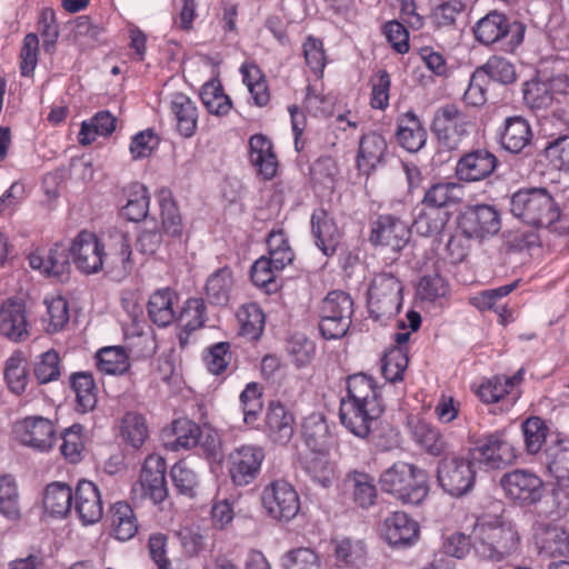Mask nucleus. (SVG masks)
I'll list each match as a JSON object with an SVG mask.
<instances>
[{"mask_svg": "<svg viewBox=\"0 0 569 569\" xmlns=\"http://www.w3.org/2000/svg\"><path fill=\"white\" fill-rule=\"evenodd\" d=\"M280 270L274 269L267 257H260L251 267V280L254 286L261 288L266 293L276 292L279 288L277 273Z\"/></svg>", "mask_w": 569, "mask_h": 569, "instance_id": "63", "label": "nucleus"}, {"mask_svg": "<svg viewBox=\"0 0 569 569\" xmlns=\"http://www.w3.org/2000/svg\"><path fill=\"white\" fill-rule=\"evenodd\" d=\"M342 486L351 495L352 502L357 507L368 510L376 505L378 489L371 475L356 469L350 470L346 473Z\"/></svg>", "mask_w": 569, "mask_h": 569, "instance_id": "28", "label": "nucleus"}, {"mask_svg": "<svg viewBox=\"0 0 569 569\" xmlns=\"http://www.w3.org/2000/svg\"><path fill=\"white\" fill-rule=\"evenodd\" d=\"M161 229L154 219L143 221L137 239V249L144 254H153L160 248L163 234L172 238L182 236V221L177 204L169 191L159 193Z\"/></svg>", "mask_w": 569, "mask_h": 569, "instance_id": "3", "label": "nucleus"}, {"mask_svg": "<svg viewBox=\"0 0 569 569\" xmlns=\"http://www.w3.org/2000/svg\"><path fill=\"white\" fill-rule=\"evenodd\" d=\"M523 100L531 110L542 111L549 109L556 99L546 79L539 77L525 83Z\"/></svg>", "mask_w": 569, "mask_h": 569, "instance_id": "50", "label": "nucleus"}, {"mask_svg": "<svg viewBox=\"0 0 569 569\" xmlns=\"http://www.w3.org/2000/svg\"><path fill=\"white\" fill-rule=\"evenodd\" d=\"M249 159L264 180L272 179L278 170V159L270 139L263 134H253L249 139Z\"/></svg>", "mask_w": 569, "mask_h": 569, "instance_id": "33", "label": "nucleus"}, {"mask_svg": "<svg viewBox=\"0 0 569 569\" xmlns=\"http://www.w3.org/2000/svg\"><path fill=\"white\" fill-rule=\"evenodd\" d=\"M69 253L77 269L82 273H97L104 266L103 244L91 231H80L72 240Z\"/></svg>", "mask_w": 569, "mask_h": 569, "instance_id": "16", "label": "nucleus"}, {"mask_svg": "<svg viewBox=\"0 0 569 569\" xmlns=\"http://www.w3.org/2000/svg\"><path fill=\"white\" fill-rule=\"evenodd\" d=\"M470 121L467 114L456 104L440 107L433 117L431 130L441 149L451 151L459 148L468 137Z\"/></svg>", "mask_w": 569, "mask_h": 569, "instance_id": "9", "label": "nucleus"}, {"mask_svg": "<svg viewBox=\"0 0 569 569\" xmlns=\"http://www.w3.org/2000/svg\"><path fill=\"white\" fill-rule=\"evenodd\" d=\"M0 333L12 341H22L29 336L23 303L9 299L0 308Z\"/></svg>", "mask_w": 569, "mask_h": 569, "instance_id": "32", "label": "nucleus"}, {"mask_svg": "<svg viewBox=\"0 0 569 569\" xmlns=\"http://www.w3.org/2000/svg\"><path fill=\"white\" fill-rule=\"evenodd\" d=\"M497 157L487 149H477L463 154L456 164V177L460 181H481L496 170Z\"/></svg>", "mask_w": 569, "mask_h": 569, "instance_id": "23", "label": "nucleus"}, {"mask_svg": "<svg viewBox=\"0 0 569 569\" xmlns=\"http://www.w3.org/2000/svg\"><path fill=\"white\" fill-rule=\"evenodd\" d=\"M117 118L109 111L97 112L92 119L83 121L79 132V142L83 146L90 144L97 136H110L116 129Z\"/></svg>", "mask_w": 569, "mask_h": 569, "instance_id": "47", "label": "nucleus"}, {"mask_svg": "<svg viewBox=\"0 0 569 569\" xmlns=\"http://www.w3.org/2000/svg\"><path fill=\"white\" fill-rule=\"evenodd\" d=\"M0 515L10 521L21 517L18 486L10 475L0 477Z\"/></svg>", "mask_w": 569, "mask_h": 569, "instance_id": "54", "label": "nucleus"}, {"mask_svg": "<svg viewBox=\"0 0 569 569\" xmlns=\"http://www.w3.org/2000/svg\"><path fill=\"white\" fill-rule=\"evenodd\" d=\"M379 482L383 492L402 503L419 505L429 492L426 471L403 461L395 462L382 471Z\"/></svg>", "mask_w": 569, "mask_h": 569, "instance_id": "2", "label": "nucleus"}, {"mask_svg": "<svg viewBox=\"0 0 569 569\" xmlns=\"http://www.w3.org/2000/svg\"><path fill=\"white\" fill-rule=\"evenodd\" d=\"M382 536L391 546H411L419 536V526L406 512L396 511L382 525Z\"/></svg>", "mask_w": 569, "mask_h": 569, "instance_id": "27", "label": "nucleus"}, {"mask_svg": "<svg viewBox=\"0 0 569 569\" xmlns=\"http://www.w3.org/2000/svg\"><path fill=\"white\" fill-rule=\"evenodd\" d=\"M261 388L257 382H249L240 393L239 400L243 413V421L247 425H254L262 410Z\"/></svg>", "mask_w": 569, "mask_h": 569, "instance_id": "62", "label": "nucleus"}, {"mask_svg": "<svg viewBox=\"0 0 569 569\" xmlns=\"http://www.w3.org/2000/svg\"><path fill=\"white\" fill-rule=\"evenodd\" d=\"M166 469V461L162 457L148 456L134 491H140L141 498L150 500L153 505L162 503L168 497Z\"/></svg>", "mask_w": 569, "mask_h": 569, "instance_id": "15", "label": "nucleus"}, {"mask_svg": "<svg viewBox=\"0 0 569 569\" xmlns=\"http://www.w3.org/2000/svg\"><path fill=\"white\" fill-rule=\"evenodd\" d=\"M73 490L64 482L49 483L43 492V508L53 517L64 518L72 510Z\"/></svg>", "mask_w": 569, "mask_h": 569, "instance_id": "40", "label": "nucleus"}, {"mask_svg": "<svg viewBox=\"0 0 569 569\" xmlns=\"http://www.w3.org/2000/svg\"><path fill=\"white\" fill-rule=\"evenodd\" d=\"M332 543L335 557L340 566L361 567L365 565L367 548L363 541L343 538Z\"/></svg>", "mask_w": 569, "mask_h": 569, "instance_id": "51", "label": "nucleus"}, {"mask_svg": "<svg viewBox=\"0 0 569 569\" xmlns=\"http://www.w3.org/2000/svg\"><path fill=\"white\" fill-rule=\"evenodd\" d=\"M305 471L315 483L322 488H329L333 482L335 467L325 455L317 453L308 458L305 462Z\"/></svg>", "mask_w": 569, "mask_h": 569, "instance_id": "60", "label": "nucleus"}, {"mask_svg": "<svg viewBox=\"0 0 569 569\" xmlns=\"http://www.w3.org/2000/svg\"><path fill=\"white\" fill-rule=\"evenodd\" d=\"M500 147L513 154L523 152L531 146L533 132L529 121L521 116L508 117L497 130Z\"/></svg>", "mask_w": 569, "mask_h": 569, "instance_id": "24", "label": "nucleus"}, {"mask_svg": "<svg viewBox=\"0 0 569 569\" xmlns=\"http://www.w3.org/2000/svg\"><path fill=\"white\" fill-rule=\"evenodd\" d=\"M71 388L76 393L77 409L89 412L97 406V387L90 372H76L70 377Z\"/></svg>", "mask_w": 569, "mask_h": 569, "instance_id": "43", "label": "nucleus"}, {"mask_svg": "<svg viewBox=\"0 0 569 569\" xmlns=\"http://www.w3.org/2000/svg\"><path fill=\"white\" fill-rule=\"evenodd\" d=\"M233 288V273L223 267L212 272L206 282V295L210 303L226 306Z\"/></svg>", "mask_w": 569, "mask_h": 569, "instance_id": "42", "label": "nucleus"}, {"mask_svg": "<svg viewBox=\"0 0 569 569\" xmlns=\"http://www.w3.org/2000/svg\"><path fill=\"white\" fill-rule=\"evenodd\" d=\"M171 433L173 440L167 447L173 451L189 450L198 446L201 439V428L189 419H178L172 422Z\"/></svg>", "mask_w": 569, "mask_h": 569, "instance_id": "45", "label": "nucleus"}, {"mask_svg": "<svg viewBox=\"0 0 569 569\" xmlns=\"http://www.w3.org/2000/svg\"><path fill=\"white\" fill-rule=\"evenodd\" d=\"M200 98L208 112L214 116H226L232 107L219 80L206 82L201 88Z\"/></svg>", "mask_w": 569, "mask_h": 569, "instance_id": "53", "label": "nucleus"}, {"mask_svg": "<svg viewBox=\"0 0 569 569\" xmlns=\"http://www.w3.org/2000/svg\"><path fill=\"white\" fill-rule=\"evenodd\" d=\"M261 501L268 515L278 520H291L300 510L298 492L286 480H274L267 485Z\"/></svg>", "mask_w": 569, "mask_h": 569, "instance_id": "14", "label": "nucleus"}, {"mask_svg": "<svg viewBox=\"0 0 569 569\" xmlns=\"http://www.w3.org/2000/svg\"><path fill=\"white\" fill-rule=\"evenodd\" d=\"M499 485L505 497L520 507L536 506L546 495V485L541 477L525 468L503 473Z\"/></svg>", "mask_w": 569, "mask_h": 569, "instance_id": "7", "label": "nucleus"}, {"mask_svg": "<svg viewBox=\"0 0 569 569\" xmlns=\"http://www.w3.org/2000/svg\"><path fill=\"white\" fill-rule=\"evenodd\" d=\"M387 151V141L380 133L363 134L359 142L357 163L360 170L369 172L379 164Z\"/></svg>", "mask_w": 569, "mask_h": 569, "instance_id": "41", "label": "nucleus"}, {"mask_svg": "<svg viewBox=\"0 0 569 569\" xmlns=\"http://www.w3.org/2000/svg\"><path fill=\"white\" fill-rule=\"evenodd\" d=\"M178 297L170 288H162L154 291L148 301V315L150 320L158 327H167L176 319L173 309Z\"/></svg>", "mask_w": 569, "mask_h": 569, "instance_id": "39", "label": "nucleus"}, {"mask_svg": "<svg viewBox=\"0 0 569 569\" xmlns=\"http://www.w3.org/2000/svg\"><path fill=\"white\" fill-rule=\"evenodd\" d=\"M470 458L488 470L502 469L517 459L516 448L505 433L495 431L481 437L469 450Z\"/></svg>", "mask_w": 569, "mask_h": 569, "instance_id": "10", "label": "nucleus"}, {"mask_svg": "<svg viewBox=\"0 0 569 569\" xmlns=\"http://www.w3.org/2000/svg\"><path fill=\"white\" fill-rule=\"evenodd\" d=\"M510 211L518 219L536 227H550L560 217V209L545 188L520 189L510 198Z\"/></svg>", "mask_w": 569, "mask_h": 569, "instance_id": "4", "label": "nucleus"}, {"mask_svg": "<svg viewBox=\"0 0 569 569\" xmlns=\"http://www.w3.org/2000/svg\"><path fill=\"white\" fill-rule=\"evenodd\" d=\"M237 319L240 325V335L250 340L260 338L266 322V317L261 308L254 303L249 302L239 308L237 311Z\"/></svg>", "mask_w": 569, "mask_h": 569, "instance_id": "46", "label": "nucleus"}, {"mask_svg": "<svg viewBox=\"0 0 569 569\" xmlns=\"http://www.w3.org/2000/svg\"><path fill=\"white\" fill-rule=\"evenodd\" d=\"M264 432L277 445H287L295 433V417L286 407L272 401L266 415Z\"/></svg>", "mask_w": 569, "mask_h": 569, "instance_id": "29", "label": "nucleus"}, {"mask_svg": "<svg viewBox=\"0 0 569 569\" xmlns=\"http://www.w3.org/2000/svg\"><path fill=\"white\" fill-rule=\"evenodd\" d=\"M60 437L62 440L60 452L63 458L70 463H78L81 461L86 446L83 427L79 423H74L69 428H66L61 432Z\"/></svg>", "mask_w": 569, "mask_h": 569, "instance_id": "58", "label": "nucleus"}, {"mask_svg": "<svg viewBox=\"0 0 569 569\" xmlns=\"http://www.w3.org/2000/svg\"><path fill=\"white\" fill-rule=\"evenodd\" d=\"M150 204V194L143 184L134 183L130 187L127 203L121 213L129 221L138 222L146 219Z\"/></svg>", "mask_w": 569, "mask_h": 569, "instance_id": "57", "label": "nucleus"}, {"mask_svg": "<svg viewBox=\"0 0 569 569\" xmlns=\"http://www.w3.org/2000/svg\"><path fill=\"white\" fill-rule=\"evenodd\" d=\"M120 433L131 447L140 448L149 435L146 418L136 411L127 412L121 419Z\"/></svg>", "mask_w": 569, "mask_h": 569, "instance_id": "55", "label": "nucleus"}, {"mask_svg": "<svg viewBox=\"0 0 569 569\" xmlns=\"http://www.w3.org/2000/svg\"><path fill=\"white\" fill-rule=\"evenodd\" d=\"M472 537L475 553L491 561H501L516 551L519 543L515 527L500 516L483 515L478 518Z\"/></svg>", "mask_w": 569, "mask_h": 569, "instance_id": "1", "label": "nucleus"}, {"mask_svg": "<svg viewBox=\"0 0 569 569\" xmlns=\"http://www.w3.org/2000/svg\"><path fill=\"white\" fill-rule=\"evenodd\" d=\"M521 432L528 455L539 453L550 433L548 423L540 417L531 416L522 421Z\"/></svg>", "mask_w": 569, "mask_h": 569, "instance_id": "44", "label": "nucleus"}, {"mask_svg": "<svg viewBox=\"0 0 569 569\" xmlns=\"http://www.w3.org/2000/svg\"><path fill=\"white\" fill-rule=\"evenodd\" d=\"M526 27L518 21L510 19L497 11H491L473 27L476 39L485 44H500L506 52H513L523 41Z\"/></svg>", "mask_w": 569, "mask_h": 569, "instance_id": "5", "label": "nucleus"}, {"mask_svg": "<svg viewBox=\"0 0 569 569\" xmlns=\"http://www.w3.org/2000/svg\"><path fill=\"white\" fill-rule=\"evenodd\" d=\"M311 234L321 252L331 257L337 252L341 232L330 213L323 208H317L311 214Z\"/></svg>", "mask_w": 569, "mask_h": 569, "instance_id": "26", "label": "nucleus"}, {"mask_svg": "<svg viewBox=\"0 0 569 569\" xmlns=\"http://www.w3.org/2000/svg\"><path fill=\"white\" fill-rule=\"evenodd\" d=\"M395 136L399 146L409 152H418L427 141V131L413 111L398 117Z\"/></svg>", "mask_w": 569, "mask_h": 569, "instance_id": "34", "label": "nucleus"}, {"mask_svg": "<svg viewBox=\"0 0 569 569\" xmlns=\"http://www.w3.org/2000/svg\"><path fill=\"white\" fill-rule=\"evenodd\" d=\"M541 560H549L547 569L569 567V535L558 527H548L536 535Z\"/></svg>", "mask_w": 569, "mask_h": 569, "instance_id": "21", "label": "nucleus"}, {"mask_svg": "<svg viewBox=\"0 0 569 569\" xmlns=\"http://www.w3.org/2000/svg\"><path fill=\"white\" fill-rule=\"evenodd\" d=\"M97 367L107 375H122L129 367V357L122 347L111 346L97 352Z\"/></svg>", "mask_w": 569, "mask_h": 569, "instance_id": "56", "label": "nucleus"}, {"mask_svg": "<svg viewBox=\"0 0 569 569\" xmlns=\"http://www.w3.org/2000/svg\"><path fill=\"white\" fill-rule=\"evenodd\" d=\"M28 363L21 351L13 352L6 361L4 379L9 389L16 393H22L28 385Z\"/></svg>", "mask_w": 569, "mask_h": 569, "instance_id": "52", "label": "nucleus"}, {"mask_svg": "<svg viewBox=\"0 0 569 569\" xmlns=\"http://www.w3.org/2000/svg\"><path fill=\"white\" fill-rule=\"evenodd\" d=\"M319 315V330L323 338L328 340L342 338L351 325L353 300L345 291H331L322 300Z\"/></svg>", "mask_w": 569, "mask_h": 569, "instance_id": "6", "label": "nucleus"}, {"mask_svg": "<svg viewBox=\"0 0 569 569\" xmlns=\"http://www.w3.org/2000/svg\"><path fill=\"white\" fill-rule=\"evenodd\" d=\"M266 458L264 449L258 445H241L228 455V473L237 487L251 485L260 475Z\"/></svg>", "mask_w": 569, "mask_h": 569, "instance_id": "12", "label": "nucleus"}, {"mask_svg": "<svg viewBox=\"0 0 569 569\" xmlns=\"http://www.w3.org/2000/svg\"><path fill=\"white\" fill-rule=\"evenodd\" d=\"M107 521L111 536L122 542L131 540L139 529L136 512L127 501L112 503L107 511Z\"/></svg>", "mask_w": 569, "mask_h": 569, "instance_id": "30", "label": "nucleus"}, {"mask_svg": "<svg viewBox=\"0 0 569 569\" xmlns=\"http://www.w3.org/2000/svg\"><path fill=\"white\" fill-rule=\"evenodd\" d=\"M385 408H372L341 400L339 417L342 426L358 438H368L376 428Z\"/></svg>", "mask_w": 569, "mask_h": 569, "instance_id": "19", "label": "nucleus"}, {"mask_svg": "<svg viewBox=\"0 0 569 569\" xmlns=\"http://www.w3.org/2000/svg\"><path fill=\"white\" fill-rule=\"evenodd\" d=\"M402 306V286L391 273L373 277L368 289V308L376 319L391 318L399 313Z\"/></svg>", "mask_w": 569, "mask_h": 569, "instance_id": "8", "label": "nucleus"}, {"mask_svg": "<svg viewBox=\"0 0 569 569\" xmlns=\"http://www.w3.org/2000/svg\"><path fill=\"white\" fill-rule=\"evenodd\" d=\"M459 227L468 239H483L500 229L498 211L488 204L467 207L459 218Z\"/></svg>", "mask_w": 569, "mask_h": 569, "instance_id": "17", "label": "nucleus"}, {"mask_svg": "<svg viewBox=\"0 0 569 569\" xmlns=\"http://www.w3.org/2000/svg\"><path fill=\"white\" fill-rule=\"evenodd\" d=\"M347 397L341 400L365 407L383 408L375 379L366 373H355L347 379Z\"/></svg>", "mask_w": 569, "mask_h": 569, "instance_id": "36", "label": "nucleus"}, {"mask_svg": "<svg viewBox=\"0 0 569 569\" xmlns=\"http://www.w3.org/2000/svg\"><path fill=\"white\" fill-rule=\"evenodd\" d=\"M69 249L56 243L46 254L32 252L29 257V266L41 273L62 280L69 271Z\"/></svg>", "mask_w": 569, "mask_h": 569, "instance_id": "31", "label": "nucleus"}, {"mask_svg": "<svg viewBox=\"0 0 569 569\" xmlns=\"http://www.w3.org/2000/svg\"><path fill=\"white\" fill-rule=\"evenodd\" d=\"M523 370H518L513 376H496L482 382L478 389L477 395L485 403L502 402V406L508 410L511 408L520 397L519 386L522 381Z\"/></svg>", "mask_w": 569, "mask_h": 569, "instance_id": "20", "label": "nucleus"}, {"mask_svg": "<svg viewBox=\"0 0 569 569\" xmlns=\"http://www.w3.org/2000/svg\"><path fill=\"white\" fill-rule=\"evenodd\" d=\"M16 440L40 453L50 452L57 442L54 422L42 416H27L18 420L13 426Z\"/></svg>", "mask_w": 569, "mask_h": 569, "instance_id": "11", "label": "nucleus"}, {"mask_svg": "<svg viewBox=\"0 0 569 569\" xmlns=\"http://www.w3.org/2000/svg\"><path fill=\"white\" fill-rule=\"evenodd\" d=\"M410 238L408 224L393 214H380L372 221L369 240L373 246L388 247L395 252L402 250Z\"/></svg>", "mask_w": 569, "mask_h": 569, "instance_id": "18", "label": "nucleus"}, {"mask_svg": "<svg viewBox=\"0 0 569 569\" xmlns=\"http://www.w3.org/2000/svg\"><path fill=\"white\" fill-rule=\"evenodd\" d=\"M449 220L446 210L432 209L421 206L412 223V229L420 236L432 237L439 234Z\"/></svg>", "mask_w": 569, "mask_h": 569, "instance_id": "48", "label": "nucleus"}, {"mask_svg": "<svg viewBox=\"0 0 569 569\" xmlns=\"http://www.w3.org/2000/svg\"><path fill=\"white\" fill-rule=\"evenodd\" d=\"M108 251L103 250L104 266L112 270L128 272L131 267V246L127 233L114 231L110 234Z\"/></svg>", "mask_w": 569, "mask_h": 569, "instance_id": "38", "label": "nucleus"}, {"mask_svg": "<svg viewBox=\"0 0 569 569\" xmlns=\"http://www.w3.org/2000/svg\"><path fill=\"white\" fill-rule=\"evenodd\" d=\"M170 477L178 493L192 498L199 487L198 473L184 460L176 462Z\"/></svg>", "mask_w": 569, "mask_h": 569, "instance_id": "59", "label": "nucleus"}, {"mask_svg": "<svg viewBox=\"0 0 569 569\" xmlns=\"http://www.w3.org/2000/svg\"><path fill=\"white\" fill-rule=\"evenodd\" d=\"M475 461L457 456L443 458L438 466L437 479L441 488L453 497L467 493L475 482Z\"/></svg>", "mask_w": 569, "mask_h": 569, "instance_id": "13", "label": "nucleus"}, {"mask_svg": "<svg viewBox=\"0 0 569 569\" xmlns=\"http://www.w3.org/2000/svg\"><path fill=\"white\" fill-rule=\"evenodd\" d=\"M460 186L453 182H437L430 186L421 201V206L445 210L449 204L460 200Z\"/></svg>", "mask_w": 569, "mask_h": 569, "instance_id": "49", "label": "nucleus"}, {"mask_svg": "<svg viewBox=\"0 0 569 569\" xmlns=\"http://www.w3.org/2000/svg\"><path fill=\"white\" fill-rule=\"evenodd\" d=\"M170 114L176 129L183 138H191L198 126V108L188 96L176 93L170 101Z\"/></svg>", "mask_w": 569, "mask_h": 569, "instance_id": "35", "label": "nucleus"}, {"mask_svg": "<svg viewBox=\"0 0 569 569\" xmlns=\"http://www.w3.org/2000/svg\"><path fill=\"white\" fill-rule=\"evenodd\" d=\"M485 76H488L496 82L509 84L516 81V70L511 62L498 56H493L478 69Z\"/></svg>", "mask_w": 569, "mask_h": 569, "instance_id": "64", "label": "nucleus"}, {"mask_svg": "<svg viewBox=\"0 0 569 569\" xmlns=\"http://www.w3.org/2000/svg\"><path fill=\"white\" fill-rule=\"evenodd\" d=\"M72 508L82 525H94L103 517L99 488L89 480H80L73 491Z\"/></svg>", "mask_w": 569, "mask_h": 569, "instance_id": "22", "label": "nucleus"}, {"mask_svg": "<svg viewBox=\"0 0 569 569\" xmlns=\"http://www.w3.org/2000/svg\"><path fill=\"white\" fill-rule=\"evenodd\" d=\"M412 441L426 453L439 457L448 451V441L440 429L419 416L408 418Z\"/></svg>", "mask_w": 569, "mask_h": 569, "instance_id": "25", "label": "nucleus"}, {"mask_svg": "<svg viewBox=\"0 0 569 569\" xmlns=\"http://www.w3.org/2000/svg\"><path fill=\"white\" fill-rule=\"evenodd\" d=\"M466 9L463 0H439L432 9L430 19L437 28H452L456 26L458 16Z\"/></svg>", "mask_w": 569, "mask_h": 569, "instance_id": "61", "label": "nucleus"}, {"mask_svg": "<svg viewBox=\"0 0 569 569\" xmlns=\"http://www.w3.org/2000/svg\"><path fill=\"white\" fill-rule=\"evenodd\" d=\"M180 326L178 339L181 348L189 342L190 335L202 328L207 321V307L201 298H190L184 303L177 318Z\"/></svg>", "mask_w": 569, "mask_h": 569, "instance_id": "37", "label": "nucleus"}]
</instances>
